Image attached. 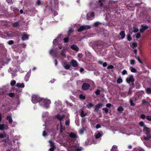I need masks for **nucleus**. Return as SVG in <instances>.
<instances>
[{
  "instance_id": "obj_1",
  "label": "nucleus",
  "mask_w": 151,
  "mask_h": 151,
  "mask_svg": "<svg viewBox=\"0 0 151 151\" xmlns=\"http://www.w3.org/2000/svg\"><path fill=\"white\" fill-rule=\"evenodd\" d=\"M43 103V106L45 108H47L49 107L50 102L49 100L45 99L41 101Z\"/></svg>"
},
{
  "instance_id": "obj_2",
  "label": "nucleus",
  "mask_w": 151,
  "mask_h": 151,
  "mask_svg": "<svg viewBox=\"0 0 151 151\" xmlns=\"http://www.w3.org/2000/svg\"><path fill=\"white\" fill-rule=\"evenodd\" d=\"M56 117L57 119L60 121V131H61L62 129H64V127H63V126L61 124V121L64 119L65 117L64 116L62 115L61 116L59 114H58L56 116Z\"/></svg>"
},
{
  "instance_id": "obj_3",
  "label": "nucleus",
  "mask_w": 151,
  "mask_h": 151,
  "mask_svg": "<svg viewBox=\"0 0 151 151\" xmlns=\"http://www.w3.org/2000/svg\"><path fill=\"white\" fill-rule=\"evenodd\" d=\"M91 27L89 25H83L81 26L78 29L79 32H81L86 29H90Z\"/></svg>"
},
{
  "instance_id": "obj_4",
  "label": "nucleus",
  "mask_w": 151,
  "mask_h": 151,
  "mask_svg": "<svg viewBox=\"0 0 151 151\" xmlns=\"http://www.w3.org/2000/svg\"><path fill=\"white\" fill-rule=\"evenodd\" d=\"M126 81L129 84L131 83L133 85V82L134 81L133 76L131 75L128 76L126 79Z\"/></svg>"
},
{
  "instance_id": "obj_5",
  "label": "nucleus",
  "mask_w": 151,
  "mask_h": 151,
  "mask_svg": "<svg viewBox=\"0 0 151 151\" xmlns=\"http://www.w3.org/2000/svg\"><path fill=\"white\" fill-rule=\"evenodd\" d=\"M94 14L93 12L88 13L87 14V19L88 20H91L94 19Z\"/></svg>"
},
{
  "instance_id": "obj_6",
  "label": "nucleus",
  "mask_w": 151,
  "mask_h": 151,
  "mask_svg": "<svg viewBox=\"0 0 151 151\" xmlns=\"http://www.w3.org/2000/svg\"><path fill=\"white\" fill-rule=\"evenodd\" d=\"M143 131L147 134L148 135L151 131V129L150 128L147 127V126L145 127V128L143 129Z\"/></svg>"
},
{
  "instance_id": "obj_7",
  "label": "nucleus",
  "mask_w": 151,
  "mask_h": 151,
  "mask_svg": "<svg viewBox=\"0 0 151 151\" xmlns=\"http://www.w3.org/2000/svg\"><path fill=\"white\" fill-rule=\"evenodd\" d=\"M49 142L50 143V146L51 147V148L49 149V150L50 151H53L55 148L54 143L51 140H49Z\"/></svg>"
},
{
  "instance_id": "obj_8",
  "label": "nucleus",
  "mask_w": 151,
  "mask_h": 151,
  "mask_svg": "<svg viewBox=\"0 0 151 151\" xmlns=\"http://www.w3.org/2000/svg\"><path fill=\"white\" fill-rule=\"evenodd\" d=\"M90 87V85L88 83H83L82 86V88L84 90H86L88 89Z\"/></svg>"
},
{
  "instance_id": "obj_9",
  "label": "nucleus",
  "mask_w": 151,
  "mask_h": 151,
  "mask_svg": "<svg viewBox=\"0 0 151 151\" xmlns=\"http://www.w3.org/2000/svg\"><path fill=\"white\" fill-rule=\"evenodd\" d=\"M148 27L146 25H142L140 29V31L141 32H143L145 30L147 29Z\"/></svg>"
},
{
  "instance_id": "obj_10",
  "label": "nucleus",
  "mask_w": 151,
  "mask_h": 151,
  "mask_svg": "<svg viewBox=\"0 0 151 151\" xmlns=\"http://www.w3.org/2000/svg\"><path fill=\"white\" fill-rule=\"evenodd\" d=\"M32 101L34 104H35L37 102L38 100L36 96L35 95H33L32 97Z\"/></svg>"
},
{
  "instance_id": "obj_11",
  "label": "nucleus",
  "mask_w": 151,
  "mask_h": 151,
  "mask_svg": "<svg viewBox=\"0 0 151 151\" xmlns=\"http://www.w3.org/2000/svg\"><path fill=\"white\" fill-rule=\"evenodd\" d=\"M102 106V104H99L96 105L95 107L94 111L96 112H98L99 108L101 107Z\"/></svg>"
},
{
  "instance_id": "obj_12",
  "label": "nucleus",
  "mask_w": 151,
  "mask_h": 151,
  "mask_svg": "<svg viewBox=\"0 0 151 151\" xmlns=\"http://www.w3.org/2000/svg\"><path fill=\"white\" fill-rule=\"evenodd\" d=\"M8 128V126L4 124H0V130H4Z\"/></svg>"
},
{
  "instance_id": "obj_13",
  "label": "nucleus",
  "mask_w": 151,
  "mask_h": 151,
  "mask_svg": "<svg viewBox=\"0 0 151 151\" xmlns=\"http://www.w3.org/2000/svg\"><path fill=\"white\" fill-rule=\"evenodd\" d=\"M22 36V39L23 40L27 39L28 38L29 36L25 33L23 34Z\"/></svg>"
},
{
  "instance_id": "obj_14",
  "label": "nucleus",
  "mask_w": 151,
  "mask_h": 151,
  "mask_svg": "<svg viewBox=\"0 0 151 151\" xmlns=\"http://www.w3.org/2000/svg\"><path fill=\"white\" fill-rule=\"evenodd\" d=\"M71 64L72 66L74 67H76L78 65L76 61L73 60H72Z\"/></svg>"
},
{
  "instance_id": "obj_15",
  "label": "nucleus",
  "mask_w": 151,
  "mask_h": 151,
  "mask_svg": "<svg viewBox=\"0 0 151 151\" xmlns=\"http://www.w3.org/2000/svg\"><path fill=\"white\" fill-rule=\"evenodd\" d=\"M120 35L121 36V37L122 39H124L125 36V34L124 33V31H121L119 33Z\"/></svg>"
},
{
  "instance_id": "obj_16",
  "label": "nucleus",
  "mask_w": 151,
  "mask_h": 151,
  "mask_svg": "<svg viewBox=\"0 0 151 151\" xmlns=\"http://www.w3.org/2000/svg\"><path fill=\"white\" fill-rule=\"evenodd\" d=\"M71 48L72 49L77 51H78L79 50L78 47L77 46L74 45L71 46Z\"/></svg>"
},
{
  "instance_id": "obj_17",
  "label": "nucleus",
  "mask_w": 151,
  "mask_h": 151,
  "mask_svg": "<svg viewBox=\"0 0 151 151\" xmlns=\"http://www.w3.org/2000/svg\"><path fill=\"white\" fill-rule=\"evenodd\" d=\"M7 119L9 121V122L10 123H11L12 122V117L10 116H7Z\"/></svg>"
},
{
  "instance_id": "obj_18",
  "label": "nucleus",
  "mask_w": 151,
  "mask_h": 151,
  "mask_svg": "<svg viewBox=\"0 0 151 151\" xmlns=\"http://www.w3.org/2000/svg\"><path fill=\"white\" fill-rule=\"evenodd\" d=\"M17 87H22L24 88V84L23 83H17L16 85Z\"/></svg>"
},
{
  "instance_id": "obj_19",
  "label": "nucleus",
  "mask_w": 151,
  "mask_h": 151,
  "mask_svg": "<svg viewBox=\"0 0 151 151\" xmlns=\"http://www.w3.org/2000/svg\"><path fill=\"white\" fill-rule=\"evenodd\" d=\"M87 114V113L86 112H85L83 111L82 110L81 111V116L82 117H84L86 116Z\"/></svg>"
},
{
  "instance_id": "obj_20",
  "label": "nucleus",
  "mask_w": 151,
  "mask_h": 151,
  "mask_svg": "<svg viewBox=\"0 0 151 151\" xmlns=\"http://www.w3.org/2000/svg\"><path fill=\"white\" fill-rule=\"evenodd\" d=\"M146 91L147 93L149 94H151V88H147L146 89Z\"/></svg>"
},
{
  "instance_id": "obj_21",
  "label": "nucleus",
  "mask_w": 151,
  "mask_h": 151,
  "mask_svg": "<svg viewBox=\"0 0 151 151\" xmlns=\"http://www.w3.org/2000/svg\"><path fill=\"white\" fill-rule=\"evenodd\" d=\"M6 134L5 132L0 134V138H4L6 137Z\"/></svg>"
},
{
  "instance_id": "obj_22",
  "label": "nucleus",
  "mask_w": 151,
  "mask_h": 151,
  "mask_svg": "<svg viewBox=\"0 0 151 151\" xmlns=\"http://www.w3.org/2000/svg\"><path fill=\"white\" fill-rule=\"evenodd\" d=\"M139 124L140 126L143 127V128H145V127H146V126L145 125L144 122H139Z\"/></svg>"
},
{
  "instance_id": "obj_23",
  "label": "nucleus",
  "mask_w": 151,
  "mask_h": 151,
  "mask_svg": "<svg viewBox=\"0 0 151 151\" xmlns=\"http://www.w3.org/2000/svg\"><path fill=\"white\" fill-rule=\"evenodd\" d=\"M117 149V146L116 145H114L112 147L111 149V151H116Z\"/></svg>"
},
{
  "instance_id": "obj_24",
  "label": "nucleus",
  "mask_w": 151,
  "mask_h": 151,
  "mask_svg": "<svg viewBox=\"0 0 151 151\" xmlns=\"http://www.w3.org/2000/svg\"><path fill=\"white\" fill-rule=\"evenodd\" d=\"M127 39L128 40L130 41L132 40L131 35L130 34H128L127 35Z\"/></svg>"
},
{
  "instance_id": "obj_25",
  "label": "nucleus",
  "mask_w": 151,
  "mask_h": 151,
  "mask_svg": "<svg viewBox=\"0 0 151 151\" xmlns=\"http://www.w3.org/2000/svg\"><path fill=\"white\" fill-rule=\"evenodd\" d=\"M101 134L100 133H98L96 134L95 137L96 138H98L101 136Z\"/></svg>"
},
{
  "instance_id": "obj_26",
  "label": "nucleus",
  "mask_w": 151,
  "mask_h": 151,
  "mask_svg": "<svg viewBox=\"0 0 151 151\" xmlns=\"http://www.w3.org/2000/svg\"><path fill=\"white\" fill-rule=\"evenodd\" d=\"M130 69L131 71L132 72H133V73L136 72V71H137V70L135 68H132V67L131 68H130Z\"/></svg>"
},
{
  "instance_id": "obj_27",
  "label": "nucleus",
  "mask_w": 151,
  "mask_h": 151,
  "mask_svg": "<svg viewBox=\"0 0 151 151\" xmlns=\"http://www.w3.org/2000/svg\"><path fill=\"white\" fill-rule=\"evenodd\" d=\"M70 136L71 137L73 138H75L76 137V135L75 134L73 133H71L69 134Z\"/></svg>"
},
{
  "instance_id": "obj_28",
  "label": "nucleus",
  "mask_w": 151,
  "mask_h": 151,
  "mask_svg": "<svg viewBox=\"0 0 151 151\" xmlns=\"http://www.w3.org/2000/svg\"><path fill=\"white\" fill-rule=\"evenodd\" d=\"M93 106V104L91 103H89L87 105V107L88 108H90Z\"/></svg>"
},
{
  "instance_id": "obj_29",
  "label": "nucleus",
  "mask_w": 151,
  "mask_h": 151,
  "mask_svg": "<svg viewBox=\"0 0 151 151\" xmlns=\"http://www.w3.org/2000/svg\"><path fill=\"white\" fill-rule=\"evenodd\" d=\"M117 110L121 112L123 110V108L122 107H119L117 109Z\"/></svg>"
},
{
  "instance_id": "obj_30",
  "label": "nucleus",
  "mask_w": 151,
  "mask_h": 151,
  "mask_svg": "<svg viewBox=\"0 0 151 151\" xmlns=\"http://www.w3.org/2000/svg\"><path fill=\"white\" fill-rule=\"evenodd\" d=\"M117 82L118 83H120L122 82V80L121 78H119L117 80Z\"/></svg>"
},
{
  "instance_id": "obj_31",
  "label": "nucleus",
  "mask_w": 151,
  "mask_h": 151,
  "mask_svg": "<svg viewBox=\"0 0 151 151\" xmlns=\"http://www.w3.org/2000/svg\"><path fill=\"white\" fill-rule=\"evenodd\" d=\"M79 97L81 99H84L85 98V96L82 94H81L80 95Z\"/></svg>"
},
{
  "instance_id": "obj_32",
  "label": "nucleus",
  "mask_w": 151,
  "mask_h": 151,
  "mask_svg": "<svg viewBox=\"0 0 151 151\" xmlns=\"http://www.w3.org/2000/svg\"><path fill=\"white\" fill-rule=\"evenodd\" d=\"M146 119L147 120H148L149 121H151V116H147L146 117Z\"/></svg>"
},
{
  "instance_id": "obj_33",
  "label": "nucleus",
  "mask_w": 151,
  "mask_h": 151,
  "mask_svg": "<svg viewBox=\"0 0 151 151\" xmlns=\"http://www.w3.org/2000/svg\"><path fill=\"white\" fill-rule=\"evenodd\" d=\"M70 66L69 65H66L65 66V69H68L70 68Z\"/></svg>"
},
{
  "instance_id": "obj_34",
  "label": "nucleus",
  "mask_w": 151,
  "mask_h": 151,
  "mask_svg": "<svg viewBox=\"0 0 151 151\" xmlns=\"http://www.w3.org/2000/svg\"><path fill=\"white\" fill-rule=\"evenodd\" d=\"M16 83V81H12L11 82V86H14Z\"/></svg>"
},
{
  "instance_id": "obj_35",
  "label": "nucleus",
  "mask_w": 151,
  "mask_h": 151,
  "mask_svg": "<svg viewBox=\"0 0 151 151\" xmlns=\"http://www.w3.org/2000/svg\"><path fill=\"white\" fill-rule=\"evenodd\" d=\"M130 64L132 65H133L135 64V61L134 60H132L130 61Z\"/></svg>"
},
{
  "instance_id": "obj_36",
  "label": "nucleus",
  "mask_w": 151,
  "mask_h": 151,
  "mask_svg": "<svg viewBox=\"0 0 151 151\" xmlns=\"http://www.w3.org/2000/svg\"><path fill=\"white\" fill-rule=\"evenodd\" d=\"M104 0H99V4L100 6H101L103 5V4L101 2V1H104Z\"/></svg>"
},
{
  "instance_id": "obj_37",
  "label": "nucleus",
  "mask_w": 151,
  "mask_h": 151,
  "mask_svg": "<svg viewBox=\"0 0 151 151\" xmlns=\"http://www.w3.org/2000/svg\"><path fill=\"white\" fill-rule=\"evenodd\" d=\"M100 24V22H96L94 24V25L95 27H97Z\"/></svg>"
},
{
  "instance_id": "obj_38",
  "label": "nucleus",
  "mask_w": 151,
  "mask_h": 151,
  "mask_svg": "<svg viewBox=\"0 0 151 151\" xmlns=\"http://www.w3.org/2000/svg\"><path fill=\"white\" fill-rule=\"evenodd\" d=\"M140 34L139 33H138L137 34L136 37L137 38H139L140 37Z\"/></svg>"
},
{
  "instance_id": "obj_39",
  "label": "nucleus",
  "mask_w": 151,
  "mask_h": 151,
  "mask_svg": "<svg viewBox=\"0 0 151 151\" xmlns=\"http://www.w3.org/2000/svg\"><path fill=\"white\" fill-rule=\"evenodd\" d=\"M122 74L123 75H124L126 74H127V72L126 70H124L122 71Z\"/></svg>"
},
{
  "instance_id": "obj_40",
  "label": "nucleus",
  "mask_w": 151,
  "mask_h": 151,
  "mask_svg": "<svg viewBox=\"0 0 151 151\" xmlns=\"http://www.w3.org/2000/svg\"><path fill=\"white\" fill-rule=\"evenodd\" d=\"M132 45L133 46V47H137V43L134 42L132 43Z\"/></svg>"
},
{
  "instance_id": "obj_41",
  "label": "nucleus",
  "mask_w": 151,
  "mask_h": 151,
  "mask_svg": "<svg viewBox=\"0 0 151 151\" xmlns=\"http://www.w3.org/2000/svg\"><path fill=\"white\" fill-rule=\"evenodd\" d=\"M136 58L140 63H142V61L139 58V56L136 57Z\"/></svg>"
},
{
  "instance_id": "obj_42",
  "label": "nucleus",
  "mask_w": 151,
  "mask_h": 151,
  "mask_svg": "<svg viewBox=\"0 0 151 151\" xmlns=\"http://www.w3.org/2000/svg\"><path fill=\"white\" fill-rule=\"evenodd\" d=\"M102 110L104 111L106 113H107L108 112V110L106 108H103Z\"/></svg>"
},
{
  "instance_id": "obj_43",
  "label": "nucleus",
  "mask_w": 151,
  "mask_h": 151,
  "mask_svg": "<svg viewBox=\"0 0 151 151\" xmlns=\"http://www.w3.org/2000/svg\"><path fill=\"white\" fill-rule=\"evenodd\" d=\"M84 129H82L79 131V133L81 134H82L84 132Z\"/></svg>"
},
{
  "instance_id": "obj_44",
  "label": "nucleus",
  "mask_w": 151,
  "mask_h": 151,
  "mask_svg": "<svg viewBox=\"0 0 151 151\" xmlns=\"http://www.w3.org/2000/svg\"><path fill=\"white\" fill-rule=\"evenodd\" d=\"M100 93V91L99 90H97L95 92V93L97 95H99Z\"/></svg>"
},
{
  "instance_id": "obj_45",
  "label": "nucleus",
  "mask_w": 151,
  "mask_h": 151,
  "mask_svg": "<svg viewBox=\"0 0 151 151\" xmlns=\"http://www.w3.org/2000/svg\"><path fill=\"white\" fill-rule=\"evenodd\" d=\"M64 50H63L61 53V55L63 56H65V53L64 52Z\"/></svg>"
},
{
  "instance_id": "obj_46",
  "label": "nucleus",
  "mask_w": 151,
  "mask_h": 151,
  "mask_svg": "<svg viewBox=\"0 0 151 151\" xmlns=\"http://www.w3.org/2000/svg\"><path fill=\"white\" fill-rule=\"evenodd\" d=\"M114 66L112 65H110L109 66L107 67V68L108 69H112L114 68Z\"/></svg>"
},
{
  "instance_id": "obj_47",
  "label": "nucleus",
  "mask_w": 151,
  "mask_h": 151,
  "mask_svg": "<svg viewBox=\"0 0 151 151\" xmlns=\"http://www.w3.org/2000/svg\"><path fill=\"white\" fill-rule=\"evenodd\" d=\"M18 25V24L17 22H16L13 24V26L15 27H17Z\"/></svg>"
},
{
  "instance_id": "obj_48",
  "label": "nucleus",
  "mask_w": 151,
  "mask_h": 151,
  "mask_svg": "<svg viewBox=\"0 0 151 151\" xmlns=\"http://www.w3.org/2000/svg\"><path fill=\"white\" fill-rule=\"evenodd\" d=\"M14 42L13 40H10L8 42V43L9 44L11 45Z\"/></svg>"
},
{
  "instance_id": "obj_49",
  "label": "nucleus",
  "mask_w": 151,
  "mask_h": 151,
  "mask_svg": "<svg viewBox=\"0 0 151 151\" xmlns=\"http://www.w3.org/2000/svg\"><path fill=\"white\" fill-rule=\"evenodd\" d=\"M14 94L13 93H9V96H10L11 97L13 96H14Z\"/></svg>"
},
{
  "instance_id": "obj_50",
  "label": "nucleus",
  "mask_w": 151,
  "mask_h": 151,
  "mask_svg": "<svg viewBox=\"0 0 151 151\" xmlns=\"http://www.w3.org/2000/svg\"><path fill=\"white\" fill-rule=\"evenodd\" d=\"M141 117L143 119H144L145 118V116L144 114H142L141 116Z\"/></svg>"
},
{
  "instance_id": "obj_51",
  "label": "nucleus",
  "mask_w": 151,
  "mask_h": 151,
  "mask_svg": "<svg viewBox=\"0 0 151 151\" xmlns=\"http://www.w3.org/2000/svg\"><path fill=\"white\" fill-rule=\"evenodd\" d=\"M64 42H68V38H65L64 39Z\"/></svg>"
},
{
  "instance_id": "obj_52",
  "label": "nucleus",
  "mask_w": 151,
  "mask_h": 151,
  "mask_svg": "<svg viewBox=\"0 0 151 151\" xmlns=\"http://www.w3.org/2000/svg\"><path fill=\"white\" fill-rule=\"evenodd\" d=\"M69 120H67L65 123V124L66 126L68 125H69Z\"/></svg>"
},
{
  "instance_id": "obj_53",
  "label": "nucleus",
  "mask_w": 151,
  "mask_h": 151,
  "mask_svg": "<svg viewBox=\"0 0 151 151\" xmlns=\"http://www.w3.org/2000/svg\"><path fill=\"white\" fill-rule=\"evenodd\" d=\"M41 4V2L39 0H38L37 1V4L38 5H40V4Z\"/></svg>"
},
{
  "instance_id": "obj_54",
  "label": "nucleus",
  "mask_w": 151,
  "mask_h": 151,
  "mask_svg": "<svg viewBox=\"0 0 151 151\" xmlns=\"http://www.w3.org/2000/svg\"><path fill=\"white\" fill-rule=\"evenodd\" d=\"M47 134L45 132V131H44L43 132V136L45 137V136H46Z\"/></svg>"
},
{
  "instance_id": "obj_55",
  "label": "nucleus",
  "mask_w": 151,
  "mask_h": 151,
  "mask_svg": "<svg viewBox=\"0 0 151 151\" xmlns=\"http://www.w3.org/2000/svg\"><path fill=\"white\" fill-rule=\"evenodd\" d=\"M57 42V40L56 39H55L53 41V43L54 44H55Z\"/></svg>"
},
{
  "instance_id": "obj_56",
  "label": "nucleus",
  "mask_w": 151,
  "mask_h": 151,
  "mask_svg": "<svg viewBox=\"0 0 151 151\" xmlns=\"http://www.w3.org/2000/svg\"><path fill=\"white\" fill-rule=\"evenodd\" d=\"M134 104L132 101H130V105L131 106H134Z\"/></svg>"
},
{
  "instance_id": "obj_57",
  "label": "nucleus",
  "mask_w": 151,
  "mask_h": 151,
  "mask_svg": "<svg viewBox=\"0 0 151 151\" xmlns=\"http://www.w3.org/2000/svg\"><path fill=\"white\" fill-rule=\"evenodd\" d=\"M103 65L104 67H105L107 65V64L106 62H105L103 63Z\"/></svg>"
},
{
  "instance_id": "obj_58",
  "label": "nucleus",
  "mask_w": 151,
  "mask_h": 151,
  "mask_svg": "<svg viewBox=\"0 0 151 151\" xmlns=\"http://www.w3.org/2000/svg\"><path fill=\"white\" fill-rule=\"evenodd\" d=\"M45 115H44V114H42V116L43 117H45V116H46L48 115V113L47 112L45 113Z\"/></svg>"
},
{
  "instance_id": "obj_59",
  "label": "nucleus",
  "mask_w": 151,
  "mask_h": 151,
  "mask_svg": "<svg viewBox=\"0 0 151 151\" xmlns=\"http://www.w3.org/2000/svg\"><path fill=\"white\" fill-rule=\"evenodd\" d=\"M101 127V125L99 124H98L96 125V128L98 129Z\"/></svg>"
},
{
  "instance_id": "obj_60",
  "label": "nucleus",
  "mask_w": 151,
  "mask_h": 151,
  "mask_svg": "<svg viewBox=\"0 0 151 151\" xmlns=\"http://www.w3.org/2000/svg\"><path fill=\"white\" fill-rule=\"evenodd\" d=\"M98 63L100 65H102L103 64V62L102 61L99 60L98 61Z\"/></svg>"
},
{
  "instance_id": "obj_61",
  "label": "nucleus",
  "mask_w": 151,
  "mask_h": 151,
  "mask_svg": "<svg viewBox=\"0 0 151 151\" xmlns=\"http://www.w3.org/2000/svg\"><path fill=\"white\" fill-rule=\"evenodd\" d=\"M111 104H108L106 105V106L107 107H110L111 106Z\"/></svg>"
},
{
  "instance_id": "obj_62",
  "label": "nucleus",
  "mask_w": 151,
  "mask_h": 151,
  "mask_svg": "<svg viewBox=\"0 0 151 151\" xmlns=\"http://www.w3.org/2000/svg\"><path fill=\"white\" fill-rule=\"evenodd\" d=\"M81 148L79 147L78 149H77L75 151H81Z\"/></svg>"
},
{
  "instance_id": "obj_63",
  "label": "nucleus",
  "mask_w": 151,
  "mask_h": 151,
  "mask_svg": "<svg viewBox=\"0 0 151 151\" xmlns=\"http://www.w3.org/2000/svg\"><path fill=\"white\" fill-rule=\"evenodd\" d=\"M138 28H135L134 31V32H138Z\"/></svg>"
},
{
  "instance_id": "obj_64",
  "label": "nucleus",
  "mask_w": 151,
  "mask_h": 151,
  "mask_svg": "<svg viewBox=\"0 0 151 151\" xmlns=\"http://www.w3.org/2000/svg\"><path fill=\"white\" fill-rule=\"evenodd\" d=\"M73 31V30L72 29H70L69 31V33H71V32H72Z\"/></svg>"
}]
</instances>
